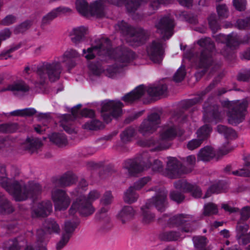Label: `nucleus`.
Returning a JSON list of instances; mask_svg holds the SVG:
<instances>
[{
    "label": "nucleus",
    "mask_w": 250,
    "mask_h": 250,
    "mask_svg": "<svg viewBox=\"0 0 250 250\" xmlns=\"http://www.w3.org/2000/svg\"><path fill=\"white\" fill-rule=\"evenodd\" d=\"M208 23L210 28L213 32H216L220 28L215 14L210 15L208 18Z\"/></svg>",
    "instance_id": "61"
},
{
    "label": "nucleus",
    "mask_w": 250,
    "mask_h": 250,
    "mask_svg": "<svg viewBox=\"0 0 250 250\" xmlns=\"http://www.w3.org/2000/svg\"><path fill=\"white\" fill-rule=\"evenodd\" d=\"M147 53L150 59L154 63H160L163 58L164 50L159 40L153 41L147 48Z\"/></svg>",
    "instance_id": "16"
},
{
    "label": "nucleus",
    "mask_w": 250,
    "mask_h": 250,
    "mask_svg": "<svg viewBox=\"0 0 250 250\" xmlns=\"http://www.w3.org/2000/svg\"><path fill=\"white\" fill-rule=\"evenodd\" d=\"M161 116L160 113L153 112L149 114L146 119L158 128L161 122Z\"/></svg>",
    "instance_id": "53"
},
{
    "label": "nucleus",
    "mask_w": 250,
    "mask_h": 250,
    "mask_svg": "<svg viewBox=\"0 0 250 250\" xmlns=\"http://www.w3.org/2000/svg\"><path fill=\"white\" fill-rule=\"evenodd\" d=\"M161 3L158 0H150L148 3V13L149 15L152 14L157 10L160 6Z\"/></svg>",
    "instance_id": "63"
},
{
    "label": "nucleus",
    "mask_w": 250,
    "mask_h": 250,
    "mask_svg": "<svg viewBox=\"0 0 250 250\" xmlns=\"http://www.w3.org/2000/svg\"><path fill=\"white\" fill-rule=\"evenodd\" d=\"M153 190L157 192L156 195L146 203V207L151 208L154 206L158 211H164L167 204V192L164 188L155 187Z\"/></svg>",
    "instance_id": "11"
},
{
    "label": "nucleus",
    "mask_w": 250,
    "mask_h": 250,
    "mask_svg": "<svg viewBox=\"0 0 250 250\" xmlns=\"http://www.w3.org/2000/svg\"><path fill=\"white\" fill-rule=\"evenodd\" d=\"M197 43L204 49L201 52L198 61L196 62V65L200 68H203V73L204 74L207 69L210 66H212L213 70H215L219 67L220 64L213 61L211 53L215 49V45L213 42L209 38H205L199 40Z\"/></svg>",
    "instance_id": "5"
},
{
    "label": "nucleus",
    "mask_w": 250,
    "mask_h": 250,
    "mask_svg": "<svg viewBox=\"0 0 250 250\" xmlns=\"http://www.w3.org/2000/svg\"><path fill=\"white\" fill-rule=\"evenodd\" d=\"M13 211V207L10 202L3 194L0 193V213L2 214L11 213Z\"/></svg>",
    "instance_id": "38"
},
{
    "label": "nucleus",
    "mask_w": 250,
    "mask_h": 250,
    "mask_svg": "<svg viewBox=\"0 0 250 250\" xmlns=\"http://www.w3.org/2000/svg\"><path fill=\"white\" fill-rule=\"evenodd\" d=\"M108 210V207L102 208L96 214V220L104 223H109L110 219L107 213Z\"/></svg>",
    "instance_id": "45"
},
{
    "label": "nucleus",
    "mask_w": 250,
    "mask_h": 250,
    "mask_svg": "<svg viewBox=\"0 0 250 250\" xmlns=\"http://www.w3.org/2000/svg\"><path fill=\"white\" fill-rule=\"evenodd\" d=\"M244 166L247 167L246 169H240L232 171L234 175L250 177V162L247 160L245 161Z\"/></svg>",
    "instance_id": "50"
},
{
    "label": "nucleus",
    "mask_w": 250,
    "mask_h": 250,
    "mask_svg": "<svg viewBox=\"0 0 250 250\" xmlns=\"http://www.w3.org/2000/svg\"><path fill=\"white\" fill-rule=\"evenodd\" d=\"M215 84L216 83L213 81L206 88L205 90L201 92L198 95L197 97L184 102L183 105V107L185 108H188L193 105L200 102L203 100V97L214 87Z\"/></svg>",
    "instance_id": "28"
},
{
    "label": "nucleus",
    "mask_w": 250,
    "mask_h": 250,
    "mask_svg": "<svg viewBox=\"0 0 250 250\" xmlns=\"http://www.w3.org/2000/svg\"><path fill=\"white\" fill-rule=\"evenodd\" d=\"M3 250H19L20 246L17 238L10 239L4 243Z\"/></svg>",
    "instance_id": "51"
},
{
    "label": "nucleus",
    "mask_w": 250,
    "mask_h": 250,
    "mask_svg": "<svg viewBox=\"0 0 250 250\" xmlns=\"http://www.w3.org/2000/svg\"><path fill=\"white\" fill-rule=\"evenodd\" d=\"M113 200V196L110 191H106L100 200L102 204L104 206H108L111 204Z\"/></svg>",
    "instance_id": "64"
},
{
    "label": "nucleus",
    "mask_w": 250,
    "mask_h": 250,
    "mask_svg": "<svg viewBox=\"0 0 250 250\" xmlns=\"http://www.w3.org/2000/svg\"><path fill=\"white\" fill-rule=\"evenodd\" d=\"M227 45L221 51V53L225 57H227L230 53V50L236 49L240 43H248L250 42V33L246 35L239 40L237 35H229Z\"/></svg>",
    "instance_id": "17"
},
{
    "label": "nucleus",
    "mask_w": 250,
    "mask_h": 250,
    "mask_svg": "<svg viewBox=\"0 0 250 250\" xmlns=\"http://www.w3.org/2000/svg\"><path fill=\"white\" fill-rule=\"evenodd\" d=\"M45 232L42 229H38L37 231V241L36 248L37 250H46V242L45 240Z\"/></svg>",
    "instance_id": "39"
},
{
    "label": "nucleus",
    "mask_w": 250,
    "mask_h": 250,
    "mask_svg": "<svg viewBox=\"0 0 250 250\" xmlns=\"http://www.w3.org/2000/svg\"><path fill=\"white\" fill-rule=\"evenodd\" d=\"M135 214V210L130 206H124L117 215L118 220L125 224L132 220Z\"/></svg>",
    "instance_id": "24"
},
{
    "label": "nucleus",
    "mask_w": 250,
    "mask_h": 250,
    "mask_svg": "<svg viewBox=\"0 0 250 250\" xmlns=\"http://www.w3.org/2000/svg\"><path fill=\"white\" fill-rule=\"evenodd\" d=\"M157 128L146 118L144 119L139 128V132L144 136L149 135L157 130Z\"/></svg>",
    "instance_id": "33"
},
{
    "label": "nucleus",
    "mask_w": 250,
    "mask_h": 250,
    "mask_svg": "<svg viewBox=\"0 0 250 250\" xmlns=\"http://www.w3.org/2000/svg\"><path fill=\"white\" fill-rule=\"evenodd\" d=\"M52 205L50 201L47 200L39 203L33 211L32 215L34 217H44L50 213L52 211Z\"/></svg>",
    "instance_id": "22"
},
{
    "label": "nucleus",
    "mask_w": 250,
    "mask_h": 250,
    "mask_svg": "<svg viewBox=\"0 0 250 250\" xmlns=\"http://www.w3.org/2000/svg\"><path fill=\"white\" fill-rule=\"evenodd\" d=\"M17 129L16 124H6L0 125V131L4 133H12Z\"/></svg>",
    "instance_id": "60"
},
{
    "label": "nucleus",
    "mask_w": 250,
    "mask_h": 250,
    "mask_svg": "<svg viewBox=\"0 0 250 250\" xmlns=\"http://www.w3.org/2000/svg\"><path fill=\"white\" fill-rule=\"evenodd\" d=\"M167 90V87L166 84H159L148 87L146 91L150 96L157 97L166 94Z\"/></svg>",
    "instance_id": "35"
},
{
    "label": "nucleus",
    "mask_w": 250,
    "mask_h": 250,
    "mask_svg": "<svg viewBox=\"0 0 250 250\" xmlns=\"http://www.w3.org/2000/svg\"><path fill=\"white\" fill-rule=\"evenodd\" d=\"M96 44L88 48L87 50L83 49V55L87 60L93 59L96 55L104 58L111 49L110 41L108 39L103 38L96 41Z\"/></svg>",
    "instance_id": "9"
},
{
    "label": "nucleus",
    "mask_w": 250,
    "mask_h": 250,
    "mask_svg": "<svg viewBox=\"0 0 250 250\" xmlns=\"http://www.w3.org/2000/svg\"><path fill=\"white\" fill-rule=\"evenodd\" d=\"M77 11L83 16L89 15L88 3L85 0H76L75 2Z\"/></svg>",
    "instance_id": "46"
},
{
    "label": "nucleus",
    "mask_w": 250,
    "mask_h": 250,
    "mask_svg": "<svg viewBox=\"0 0 250 250\" xmlns=\"http://www.w3.org/2000/svg\"><path fill=\"white\" fill-rule=\"evenodd\" d=\"M217 210L216 206L213 203H209L205 206L204 214L205 215L209 216L216 213Z\"/></svg>",
    "instance_id": "62"
},
{
    "label": "nucleus",
    "mask_w": 250,
    "mask_h": 250,
    "mask_svg": "<svg viewBox=\"0 0 250 250\" xmlns=\"http://www.w3.org/2000/svg\"><path fill=\"white\" fill-rule=\"evenodd\" d=\"M135 129L133 127L129 126L124 130L120 134L121 139L124 143L130 141L131 139L134 136Z\"/></svg>",
    "instance_id": "48"
},
{
    "label": "nucleus",
    "mask_w": 250,
    "mask_h": 250,
    "mask_svg": "<svg viewBox=\"0 0 250 250\" xmlns=\"http://www.w3.org/2000/svg\"><path fill=\"white\" fill-rule=\"evenodd\" d=\"M62 70V66L60 61L44 62L37 70L39 83L43 85L48 79L51 82L58 80Z\"/></svg>",
    "instance_id": "8"
},
{
    "label": "nucleus",
    "mask_w": 250,
    "mask_h": 250,
    "mask_svg": "<svg viewBox=\"0 0 250 250\" xmlns=\"http://www.w3.org/2000/svg\"><path fill=\"white\" fill-rule=\"evenodd\" d=\"M216 155L213 148L210 146H206L201 148L197 154L198 161H209L212 159Z\"/></svg>",
    "instance_id": "30"
},
{
    "label": "nucleus",
    "mask_w": 250,
    "mask_h": 250,
    "mask_svg": "<svg viewBox=\"0 0 250 250\" xmlns=\"http://www.w3.org/2000/svg\"><path fill=\"white\" fill-rule=\"evenodd\" d=\"M43 226L50 233L52 232L58 233L60 231L59 225L52 219L46 220L43 224Z\"/></svg>",
    "instance_id": "42"
},
{
    "label": "nucleus",
    "mask_w": 250,
    "mask_h": 250,
    "mask_svg": "<svg viewBox=\"0 0 250 250\" xmlns=\"http://www.w3.org/2000/svg\"><path fill=\"white\" fill-rule=\"evenodd\" d=\"M79 56V53L73 49L66 51L61 57L62 62L65 63L69 71L76 65L75 62L72 59Z\"/></svg>",
    "instance_id": "26"
},
{
    "label": "nucleus",
    "mask_w": 250,
    "mask_h": 250,
    "mask_svg": "<svg viewBox=\"0 0 250 250\" xmlns=\"http://www.w3.org/2000/svg\"><path fill=\"white\" fill-rule=\"evenodd\" d=\"M207 116L212 117L213 119L218 120L220 119V113L218 111V106L214 105L209 108L207 107Z\"/></svg>",
    "instance_id": "55"
},
{
    "label": "nucleus",
    "mask_w": 250,
    "mask_h": 250,
    "mask_svg": "<svg viewBox=\"0 0 250 250\" xmlns=\"http://www.w3.org/2000/svg\"><path fill=\"white\" fill-rule=\"evenodd\" d=\"M186 74L185 67L184 66H181L175 73L173 76V80L176 82H180L182 81Z\"/></svg>",
    "instance_id": "58"
},
{
    "label": "nucleus",
    "mask_w": 250,
    "mask_h": 250,
    "mask_svg": "<svg viewBox=\"0 0 250 250\" xmlns=\"http://www.w3.org/2000/svg\"><path fill=\"white\" fill-rule=\"evenodd\" d=\"M191 218L192 217L189 215L179 214L170 218L168 223L173 227H178L190 221Z\"/></svg>",
    "instance_id": "32"
},
{
    "label": "nucleus",
    "mask_w": 250,
    "mask_h": 250,
    "mask_svg": "<svg viewBox=\"0 0 250 250\" xmlns=\"http://www.w3.org/2000/svg\"><path fill=\"white\" fill-rule=\"evenodd\" d=\"M194 247L196 249H203L207 245V239L204 236H195L193 237Z\"/></svg>",
    "instance_id": "57"
},
{
    "label": "nucleus",
    "mask_w": 250,
    "mask_h": 250,
    "mask_svg": "<svg viewBox=\"0 0 250 250\" xmlns=\"http://www.w3.org/2000/svg\"><path fill=\"white\" fill-rule=\"evenodd\" d=\"M144 0H126L125 7L128 12H134L141 5Z\"/></svg>",
    "instance_id": "49"
},
{
    "label": "nucleus",
    "mask_w": 250,
    "mask_h": 250,
    "mask_svg": "<svg viewBox=\"0 0 250 250\" xmlns=\"http://www.w3.org/2000/svg\"><path fill=\"white\" fill-rule=\"evenodd\" d=\"M100 193L97 190H91L87 195L81 196L74 201L69 210V214L74 215L77 211L83 216H88L95 211L92 202L100 197Z\"/></svg>",
    "instance_id": "7"
},
{
    "label": "nucleus",
    "mask_w": 250,
    "mask_h": 250,
    "mask_svg": "<svg viewBox=\"0 0 250 250\" xmlns=\"http://www.w3.org/2000/svg\"><path fill=\"white\" fill-rule=\"evenodd\" d=\"M174 187L178 189L183 190L185 192H190L192 196L195 198H200L202 195V191L198 186L190 184L184 179L179 180L174 184Z\"/></svg>",
    "instance_id": "18"
},
{
    "label": "nucleus",
    "mask_w": 250,
    "mask_h": 250,
    "mask_svg": "<svg viewBox=\"0 0 250 250\" xmlns=\"http://www.w3.org/2000/svg\"><path fill=\"white\" fill-rule=\"evenodd\" d=\"M149 180V177H144L135 182L133 186H130L124 193V201L128 204H131L137 201L139 195L136 191L141 189Z\"/></svg>",
    "instance_id": "13"
},
{
    "label": "nucleus",
    "mask_w": 250,
    "mask_h": 250,
    "mask_svg": "<svg viewBox=\"0 0 250 250\" xmlns=\"http://www.w3.org/2000/svg\"><path fill=\"white\" fill-rule=\"evenodd\" d=\"M115 28L121 34L126 36L127 42L134 46L143 44L149 36L147 31L141 28L135 29L124 21L118 22Z\"/></svg>",
    "instance_id": "4"
},
{
    "label": "nucleus",
    "mask_w": 250,
    "mask_h": 250,
    "mask_svg": "<svg viewBox=\"0 0 250 250\" xmlns=\"http://www.w3.org/2000/svg\"><path fill=\"white\" fill-rule=\"evenodd\" d=\"M86 30L87 29L83 26L74 28L71 33V35L73 36L71 37L72 42L75 44L79 43L84 37Z\"/></svg>",
    "instance_id": "36"
},
{
    "label": "nucleus",
    "mask_w": 250,
    "mask_h": 250,
    "mask_svg": "<svg viewBox=\"0 0 250 250\" xmlns=\"http://www.w3.org/2000/svg\"><path fill=\"white\" fill-rule=\"evenodd\" d=\"M179 237V233L178 232L173 231L165 232L161 235V238L162 240L168 241L177 240Z\"/></svg>",
    "instance_id": "52"
},
{
    "label": "nucleus",
    "mask_w": 250,
    "mask_h": 250,
    "mask_svg": "<svg viewBox=\"0 0 250 250\" xmlns=\"http://www.w3.org/2000/svg\"><path fill=\"white\" fill-rule=\"evenodd\" d=\"M57 17L56 12L52 10L42 17L41 26H43L50 24L51 21Z\"/></svg>",
    "instance_id": "56"
},
{
    "label": "nucleus",
    "mask_w": 250,
    "mask_h": 250,
    "mask_svg": "<svg viewBox=\"0 0 250 250\" xmlns=\"http://www.w3.org/2000/svg\"><path fill=\"white\" fill-rule=\"evenodd\" d=\"M78 224L79 222L75 220H67L65 221L63 229V231L62 234L71 237Z\"/></svg>",
    "instance_id": "40"
},
{
    "label": "nucleus",
    "mask_w": 250,
    "mask_h": 250,
    "mask_svg": "<svg viewBox=\"0 0 250 250\" xmlns=\"http://www.w3.org/2000/svg\"><path fill=\"white\" fill-rule=\"evenodd\" d=\"M138 144L142 147H154L151 148L152 151H160L168 147L169 146L162 145L159 141L151 138L149 139L140 140L138 142Z\"/></svg>",
    "instance_id": "27"
},
{
    "label": "nucleus",
    "mask_w": 250,
    "mask_h": 250,
    "mask_svg": "<svg viewBox=\"0 0 250 250\" xmlns=\"http://www.w3.org/2000/svg\"><path fill=\"white\" fill-rule=\"evenodd\" d=\"M85 129L89 130H97L103 128L102 123L99 120H94L90 122H87L83 125Z\"/></svg>",
    "instance_id": "54"
},
{
    "label": "nucleus",
    "mask_w": 250,
    "mask_h": 250,
    "mask_svg": "<svg viewBox=\"0 0 250 250\" xmlns=\"http://www.w3.org/2000/svg\"><path fill=\"white\" fill-rule=\"evenodd\" d=\"M81 104H78L71 109V114H64L60 117L61 125L63 129L69 133H72L74 130L68 126L70 123L74 121L79 116L78 111L81 107Z\"/></svg>",
    "instance_id": "20"
},
{
    "label": "nucleus",
    "mask_w": 250,
    "mask_h": 250,
    "mask_svg": "<svg viewBox=\"0 0 250 250\" xmlns=\"http://www.w3.org/2000/svg\"><path fill=\"white\" fill-rule=\"evenodd\" d=\"M236 26L240 30L250 29V18L238 20L236 23Z\"/></svg>",
    "instance_id": "59"
},
{
    "label": "nucleus",
    "mask_w": 250,
    "mask_h": 250,
    "mask_svg": "<svg viewBox=\"0 0 250 250\" xmlns=\"http://www.w3.org/2000/svg\"><path fill=\"white\" fill-rule=\"evenodd\" d=\"M151 208H147L146 204L141 208L142 222L144 225H148L152 223L155 219V214L150 210Z\"/></svg>",
    "instance_id": "37"
},
{
    "label": "nucleus",
    "mask_w": 250,
    "mask_h": 250,
    "mask_svg": "<svg viewBox=\"0 0 250 250\" xmlns=\"http://www.w3.org/2000/svg\"><path fill=\"white\" fill-rule=\"evenodd\" d=\"M211 130V127L209 125H204L197 130V137L203 143L204 141L208 138Z\"/></svg>",
    "instance_id": "44"
},
{
    "label": "nucleus",
    "mask_w": 250,
    "mask_h": 250,
    "mask_svg": "<svg viewBox=\"0 0 250 250\" xmlns=\"http://www.w3.org/2000/svg\"><path fill=\"white\" fill-rule=\"evenodd\" d=\"M76 180L77 177L74 174L67 172L59 177L53 178L52 183L55 187L64 188L74 184Z\"/></svg>",
    "instance_id": "19"
},
{
    "label": "nucleus",
    "mask_w": 250,
    "mask_h": 250,
    "mask_svg": "<svg viewBox=\"0 0 250 250\" xmlns=\"http://www.w3.org/2000/svg\"><path fill=\"white\" fill-rule=\"evenodd\" d=\"M192 168H186L182 166L181 163L175 158L170 159L167 163V174L171 178H177L181 176L183 174L190 172Z\"/></svg>",
    "instance_id": "15"
},
{
    "label": "nucleus",
    "mask_w": 250,
    "mask_h": 250,
    "mask_svg": "<svg viewBox=\"0 0 250 250\" xmlns=\"http://www.w3.org/2000/svg\"><path fill=\"white\" fill-rule=\"evenodd\" d=\"M7 191L17 201H21L29 197L36 198L42 191L41 185L38 183H30L27 187L22 181H15L11 188H7Z\"/></svg>",
    "instance_id": "2"
},
{
    "label": "nucleus",
    "mask_w": 250,
    "mask_h": 250,
    "mask_svg": "<svg viewBox=\"0 0 250 250\" xmlns=\"http://www.w3.org/2000/svg\"><path fill=\"white\" fill-rule=\"evenodd\" d=\"M123 104L120 101H110L103 104L101 112L105 121H111L110 116L113 117L120 116L122 113Z\"/></svg>",
    "instance_id": "10"
},
{
    "label": "nucleus",
    "mask_w": 250,
    "mask_h": 250,
    "mask_svg": "<svg viewBox=\"0 0 250 250\" xmlns=\"http://www.w3.org/2000/svg\"><path fill=\"white\" fill-rule=\"evenodd\" d=\"M29 86L23 81L14 82L13 83L0 88V92L11 91L14 94L19 92H25L29 90Z\"/></svg>",
    "instance_id": "23"
},
{
    "label": "nucleus",
    "mask_w": 250,
    "mask_h": 250,
    "mask_svg": "<svg viewBox=\"0 0 250 250\" xmlns=\"http://www.w3.org/2000/svg\"><path fill=\"white\" fill-rule=\"evenodd\" d=\"M177 134L175 126H166L160 132V138L162 141H170L173 139Z\"/></svg>",
    "instance_id": "31"
},
{
    "label": "nucleus",
    "mask_w": 250,
    "mask_h": 250,
    "mask_svg": "<svg viewBox=\"0 0 250 250\" xmlns=\"http://www.w3.org/2000/svg\"><path fill=\"white\" fill-rule=\"evenodd\" d=\"M151 166L153 171L159 172L162 171L164 167L162 162L158 159L154 160L152 163L147 153L144 152L139 163L137 160L129 159L124 162L123 167L130 175H134Z\"/></svg>",
    "instance_id": "6"
},
{
    "label": "nucleus",
    "mask_w": 250,
    "mask_h": 250,
    "mask_svg": "<svg viewBox=\"0 0 250 250\" xmlns=\"http://www.w3.org/2000/svg\"><path fill=\"white\" fill-rule=\"evenodd\" d=\"M51 198L57 210L66 209L71 203V199L66 192L61 189H53L51 191Z\"/></svg>",
    "instance_id": "14"
},
{
    "label": "nucleus",
    "mask_w": 250,
    "mask_h": 250,
    "mask_svg": "<svg viewBox=\"0 0 250 250\" xmlns=\"http://www.w3.org/2000/svg\"><path fill=\"white\" fill-rule=\"evenodd\" d=\"M102 61H107L110 59H114L116 62L114 64L108 66L104 70V75L108 77L112 78L120 73L121 69L126 66L127 64L134 58V53L129 49L124 46L116 48L114 50L111 48Z\"/></svg>",
    "instance_id": "1"
},
{
    "label": "nucleus",
    "mask_w": 250,
    "mask_h": 250,
    "mask_svg": "<svg viewBox=\"0 0 250 250\" xmlns=\"http://www.w3.org/2000/svg\"><path fill=\"white\" fill-rule=\"evenodd\" d=\"M174 25L173 19L169 16L161 18L155 24L157 32L161 34L164 40L168 39L172 35Z\"/></svg>",
    "instance_id": "12"
},
{
    "label": "nucleus",
    "mask_w": 250,
    "mask_h": 250,
    "mask_svg": "<svg viewBox=\"0 0 250 250\" xmlns=\"http://www.w3.org/2000/svg\"><path fill=\"white\" fill-rule=\"evenodd\" d=\"M43 144L40 139L37 138H28L23 145V148L31 154H38L41 150Z\"/></svg>",
    "instance_id": "21"
},
{
    "label": "nucleus",
    "mask_w": 250,
    "mask_h": 250,
    "mask_svg": "<svg viewBox=\"0 0 250 250\" xmlns=\"http://www.w3.org/2000/svg\"><path fill=\"white\" fill-rule=\"evenodd\" d=\"M146 89L143 85L137 87L131 92L126 94L122 100L127 104H132L134 101L139 99L145 93Z\"/></svg>",
    "instance_id": "25"
},
{
    "label": "nucleus",
    "mask_w": 250,
    "mask_h": 250,
    "mask_svg": "<svg viewBox=\"0 0 250 250\" xmlns=\"http://www.w3.org/2000/svg\"><path fill=\"white\" fill-rule=\"evenodd\" d=\"M50 141L59 147L67 145L68 141L65 135L62 133H54L49 136Z\"/></svg>",
    "instance_id": "34"
},
{
    "label": "nucleus",
    "mask_w": 250,
    "mask_h": 250,
    "mask_svg": "<svg viewBox=\"0 0 250 250\" xmlns=\"http://www.w3.org/2000/svg\"><path fill=\"white\" fill-rule=\"evenodd\" d=\"M221 104L223 107L228 108L227 115L229 124L236 125L244 120L249 104L247 99L231 102L224 101Z\"/></svg>",
    "instance_id": "3"
},
{
    "label": "nucleus",
    "mask_w": 250,
    "mask_h": 250,
    "mask_svg": "<svg viewBox=\"0 0 250 250\" xmlns=\"http://www.w3.org/2000/svg\"><path fill=\"white\" fill-rule=\"evenodd\" d=\"M216 130L220 134H223L226 138L232 139L236 137L234 130L227 126L219 125L216 127Z\"/></svg>",
    "instance_id": "41"
},
{
    "label": "nucleus",
    "mask_w": 250,
    "mask_h": 250,
    "mask_svg": "<svg viewBox=\"0 0 250 250\" xmlns=\"http://www.w3.org/2000/svg\"><path fill=\"white\" fill-rule=\"evenodd\" d=\"M0 172L1 175H0V184L2 187L6 190L7 188H11L13 183L15 181H12L6 177V168L4 166L0 168Z\"/></svg>",
    "instance_id": "43"
},
{
    "label": "nucleus",
    "mask_w": 250,
    "mask_h": 250,
    "mask_svg": "<svg viewBox=\"0 0 250 250\" xmlns=\"http://www.w3.org/2000/svg\"><path fill=\"white\" fill-rule=\"evenodd\" d=\"M104 3L101 0H97L92 3L89 7V14L97 18H101L104 16Z\"/></svg>",
    "instance_id": "29"
},
{
    "label": "nucleus",
    "mask_w": 250,
    "mask_h": 250,
    "mask_svg": "<svg viewBox=\"0 0 250 250\" xmlns=\"http://www.w3.org/2000/svg\"><path fill=\"white\" fill-rule=\"evenodd\" d=\"M248 229L249 226L248 225L244 224L240 222H238V224L236 227L237 234L236 237L239 243H241L242 238L247 233Z\"/></svg>",
    "instance_id": "47"
}]
</instances>
